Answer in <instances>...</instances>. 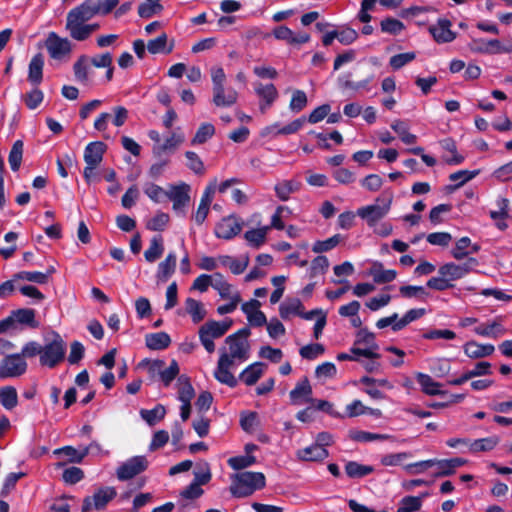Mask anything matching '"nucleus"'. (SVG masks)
<instances>
[{"label":"nucleus","instance_id":"1","mask_svg":"<svg viewBox=\"0 0 512 512\" xmlns=\"http://www.w3.org/2000/svg\"><path fill=\"white\" fill-rule=\"evenodd\" d=\"M250 334L249 328H242L225 338L224 345L219 348V359L214 370V377L220 383L229 387L237 385L232 370L250 358Z\"/></svg>","mask_w":512,"mask_h":512},{"label":"nucleus","instance_id":"2","mask_svg":"<svg viewBox=\"0 0 512 512\" xmlns=\"http://www.w3.org/2000/svg\"><path fill=\"white\" fill-rule=\"evenodd\" d=\"M118 4L119 0H85L67 13L65 29L73 40L86 41L100 29L99 23L89 21L109 14Z\"/></svg>","mask_w":512,"mask_h":512},{"label":"nucleus","instance_id":"3","mask_svg":"<svg viewBox=\"0 0 512 512\" xmlns=\"http://www.w3.org/2000/svg\"><path fill=\"white\" fill-rule=\"evenodd\" d=\"M392 191L385 190L380 196L375 199V202L370 205L360 207L357 210V215L363 219L369 227L376 226L385 218L391 210L393 202Z\"/></svg>","mask_w":512,"mask_h":512},{"label":"nucleus","instance_id":"4","mask_svg":"<svg viewBox=\"0 0 512 512\" xmlns=\"http://www.w3.org/2000/svg\"><path fill=\"white\" fill-rule=\"evenodd\" d=\"M265 476L261 472H242L233 477L230 492L234 497L243 498L265 487Z\"/></svg>","mask_w":512,"mask_h":512},{"label":"nucleus","instance_id":"5","mask_svg":"<svg viewBox=\"0 0 512 512\" xmlns=\"http://www.w3.org/2000/svg\"><path fill=\"white\" fill-rule=\"evenodd\" d=\"M231 326L232 320L225 319L223 321H207L199 328V340L208 353L215 351L214 340L224 336Z\"/></svg>","mask_w":512,"mask_h":512},{"label":"nucleus","instance_id":"6","mask_svg":"<svg viewBox=\"0 0 512 512\" xmlns=\"http://www.w3.org/2000/svg\"><path fill=\"white\" fill-rule=\"evenodd\" d=\"M66 344L58 333H53L52 339L42 346L40 364L49 368L59 364L65 356Z\"/></svg>","mask_w":512,"mask_h":512},{"label":"nucleus","instance_id":"7","mask_svg":"<svg viewBox=\"0 0 512 512\" xmlns=\"http://www.w3.org/2000/svg\"><path fill=\"white\" fill-rule=\"evenodd\" d=\"M378 345L375 342L374 333L366 328H361L356 333L354 345L351 348V353L354 355H361L368 359H378L380 356L376 352Z\"/></svg>","mask_w":512,"mask_h":512},{"label":"nucleus","instance_id":"8","mask_svg":"<svg viewBox=\"0 0 512 512\" xmlns=\"http://www.w3.org/2000/svg\"><path fill=\"white\" fill-rule=\"evenodd\" d=\"M469 49L481 54H508L512 53V40L502 43L498 39L477 38L469 43Z\"/></svg>","mask_w":512,"mask_h":512},{"label":"nucleus","instance_id":"9","mask_svg":"<svg viewBox=\"0 0 512 512\" xmlns=\"http://www.w3.org/2000/svg\"><path fill=\"white\" fill-rule=\"evenodd\" d=\"M45 47L52 59L61 61L70 56L73 44L68 38L60 37L55 32H50L46 38Z\"/></svg>","mask_w":512,"mask_h":512},{"label":"nucleus","instance_id":"10","mask_svg":"<svg viewBox=\"0 0 512 512\" xmlns=\"http://www.w3.org/2000/svg\"><path fill=\"white\" fill-rule=\"evenodd\" d=\"M27 370V362L19 353L6 355L0 361V378H15L23 375Z\"/></svg>","mask_w":512,"mask_h":512},{"label":"nucleus","instance_id":"11","mask_svg":"<svg viewBox=\"0 0 512 512\" xmlns=\"http://www.w3.org/2000/svg\"><path fill=\"white\" fill-rule=\"evenodd\" d=\"M190 186L186 183L170 185L167 189V196L173 203V210L177 215L185 216L186 208L190 202Z\"/></svg>","mask_w":512,"mask_h":512},{"label":"nucleus","instance_id":"12","mask_svg":"<svg viewBox=\"0 0 512 512\" xmlns=\"http://www.w3.org/2000/svg\"><path fill=\"white\" fill-rule=\"evenodd\" d=\"M148 464L149 462L145 456L131 457L118 466L116 476L120 481L130 480L144 472Z\"/></svg>","mask_w":512,"mask_h":512},{"label":"nucleus","instance_id":"13","mask_svg":"<svg viewBox=\"0 0 512 512\" xmlns=\"http://www.w3.org/2000/svg\"><path fill=\"white\" fill-rule=\"evenodd\" d=\"M116 490L113 487H104L97 490L93 496L86 497L83 500L82 512L103 509L109 501L116 496Z\"/></svg>","mask_w":512,"mask_h":512},{"label":"nucleus","instance_id":"14","mask_svg":"<svg viewBox=\"0 0 512 512\" xmlns=\"http://www.w3.org/2000/svg\"><path fill=\"white\" fill-rule=\"evenodd\" d=\"M242 228L243 221L235 215H229L217 223L214 233L217 238L230 240L237 236Z\"/></svg>","mask_w":512,"mask_h":512},{"label":"nucleus","instance_id":"15","mask_svg":"<svg viewBox=\"0 0 512 512\" xmlns=\"http://www.w3.org/2000/svg\"><path fill=\"white\" fill-rule=\"evenodd\" d=\"M312 393V386L308 378L304 377L296 383L294 389H292L289 393L291 404L300 406L314 403Z\"/></svg>","mask_w":512,"mask_h":512},{"label":"nucleus","instance_id":"16","mask_svg":"<svg viewBox=\"0 0 512 512\" xmlns=\"http://www.w3.org/2000/svg\"><path fill=\"white\" fill-rule=\"evenodd\" d=\"M216 192V181L209 183V185L205 188L200 203L197 207L196 212L192 215V219L197 225H201L206 220L210 205L213 201L214 194Z\"/></svg>","mask_w":512,"mask_h":512},{"label":"nucleus","instance_id":"17","mask_svg":"<svg viewBox=\"0 0 512 512\" xmlns=\"http://www.w3.org/2000/svg\"><path fill=\"white\" fill-rule=\"evenodd\" d=\"M272 35L275 39L284 41L288 45H301L309 42L310 35L306 32H293L285 25L277 26L273 29Z\"/></svg>","mask_w":512,"mask_h":512},{"label":"nucleus","instance_id":"18","mask_svg":"<svg viewBox=\"0 0 512 512\" xmlns=\"http://www.w3.org/2000/svg\"><path fill=\"white\" fill-rule=\"evenodd\" d=\"M238 101V92L231 87L222 86L212 90V103L219 108H229Z\"/></svg>","mask_w":512,"mask_h":512},{"label":"nucleus","instance_id":"19","mask_svg":"<svg viewBox=\"0 0 512 512\" xmlns=\"http://www.w3.org/2000/svg\"><path fill=\"white\" fill-rule=\"evenodd\" d=\"M213 289L218 292L222 299L241 301L239 291L220 273H214Z\"/></svg>","mask_w":512,"mask_h":512},{"label":"nucleus","instance_id":"20","mask_svg":"<svg viewBox=\"0 0 512 512\" xmlns=\"http://www.w3.org/2000/svg\"><path fill=\"white\" fill-rule=\"evenodd\" d=\"M254 90L257 96L261 99L260 110L262 112H265L278 96L276 87L271 83L263 84L261 82H256L254 83Z\"/></svg>","mask_w":512,"mask_h":512},{"label":"nucleus","instance_id":"21","mask_svg":"<svg viewBox=\"0 0 512 512\" xmlns=\"http://www.w3.org/2000/svg\"><path fill=\"white\" fill-rule=\"evenodd\" d=\"M164 367V361L155 360L150 367V370L153 372H158L161 381L165 387H168L171 382L177 377L179 374V366L178 363L173 360L169 367Z\"/></svg>","mask_w":512,"mask_h":512},{"label":"nucleus","instance_id":"22","mask_svg":"<svg viewBox=\"0 0 512 512\" xmlns=\"http://www.w3.org/2000/svg\"><path fill=\"white\" fill-rule=\"evenodd\" d=\"M451 23L447 19H439L435 25L430 26L429 31L437 43L452 42L456 34L450 29Z\"/></svg>","mask_w":512,"mask_h":512},{"label":"nucleus","instance_id":"23","mask_svg":"<svg viewBox=\"0 0 512 512\" xmlns=\"http://www.w3.org/2000/svg\"><path fill=\"white\" fill-rule=\"evenodd\" d=\"M474 332L482 337L496 339L504 335L506 330L502 324V320L500 318H495L490 322L481 323L477 325L474 328Z\"/></svg>","mask_w":512,"mask_h":512},{"label":"nucleus","instance_id":"24","mask_svg":"<svg viewBox=\"0 0 512 512\" xmlns=\"http://www.w3.org/2000/svg\"><path fill=\"white\" fill-rule=\"evenodd\" d=\"M329 455L326 448L321 444H312L308 447L297 450L296 457L300 461H322Z\"/></svg>","mask_w":512,"mask_h":512},{"label":"nucleus","instance_id":"25","mask_svg":"<svg viewBox=\"0 0 512 512\" xmlns=\"http://www.w3.org/2000/svg\"><path fill=\"white\" fill-rule=\"evenodd\" d=\"M106 150V145L101 141L90 142L84 150V161L87 165L98 166Z\"/></svg>","mask_w":512,"mask_h":512},{"label":"nucleus","instance_id":"26","mask_svg":"<svg viewBox=\"0 0 512 512\" xmlns=\"http://www.w3.org/2000/svg\"><path fill=\"white\" fill-rule=\"evenodd\" d=\"M177 256L174 252H169L166 258L158 264L156 279L164 283L173 275L176 269Z\"/></svg>","mask_w":512,"mask_h":512},{"label":"nucleus","instance_id":"27","mask_svg":"<svg viewBox=\"0 0 512 512\" xmlns=\"http://www.w3.org/2000/svg\"><path fill=\"white\" fill-rule=\"evenodd\" d=\"M369 275L373 278L375 283L384 284L392 282L397 277V272L393 269H385L380 262H373L369 271Z\"/></svg>","mask_w":512,"mask_h":512},{"label":"nucleus","instance_id":"28","mask_svg":"<svg viewBox=\"0 0 512 512\" xmlns=\"http://www.w3.org/2000/svg\"><path fill=\"white\" fill-rule=\"evenodd\" d=\"M480 250L478 244H473L469 237H462L457 240L455 247L451 250V255L456 260H462L471 253H477Z\"/></svg>","mask_w":512,"mask_h":512},{"label":"nucleus","instance_id":"29","mask_svg":"<svg viewBox=\"0 0 512 512\" xmlns=\"http://www.w3.org/2000/svg\"><path fill=\"white\" fill-rule=\"evenodd\" d=\"M463 350L466 356L472 359H479L490 356L495 348L492 344H480L476 341H468L464 346Z\"/></svg>","mask_w":512,"mask_h":512},{"label":"nucleus","instance_id":"30","mask_svg":"<svg viewBox=\"0 0 512 512\" xmlns=\"http://www.w3.org/2000/svg\"><path fill=\"white\" fill-rule=\"evenodd\" d=\"M440 145L446 154L443 160L449 165H459L464 162L465 157L457 151L456 143L452 138H446L440 141Z\"/></svg>","mask_w":512,"mask_h":512},{"label":"nucleus","instance_id":"31","mask_svg":"<svg viewBox=\"0 0 512 512\" xmlns=\"http://www.w3.org/2000/svg\"><path fill=\"white\" fill-rule=\"evenodd\" d=\"M73 72L75 79L82 83L87 84L90 81L92 74V65L86 55H82L73 65Z\"/></svg>","mask_w":512,"mask_h":512},{"label":"nucleus","instance_id":"32","mask_svg":"<svg viewBox=\"0 0 512 512\" xmlns=\"http://www.w3.org/2000/svg\"><path fill=\"white\" fill-rule=\"evenodd\" d=\"M416 380L418 384L421 386L422 391L427 395H446L447 392L441 390V384L432 379L431 376L424 373H417Z\"/></svg>","mask_w":512,"mask_h":512},{"label":"nucleus","instance_id":"33","mask_svg":"<svg viewBox=\"0 0 512 512\" xmlns=\"http://www.w3.org/2000/svg\"><path fill=\"white\" fill-rule=\"evenodd\" d=\"M219 264L225 267H228L230 271L239 275L245 271L249 264L248 256H243L240 259H236L229 255H220L218 256Z\"/></svg>","mask_w":512,"mask_h":512},{"label":"nucleus","instance_id":"34","mask_svg":"<svg viewBox=\"0 0 512 512\" xmlns=\"http://www.w3.org/2000/svg\"><path fill=\"white\" fill-rule=\"evenodd\" d=\"M265 364L262 362H255L247 366L240 374V380L246 385L251 386L255 384L263 375Z\"/></svg>","mask_w":512,"mask_h":512},{"label":"nucleus","instance_id":"35","mask_svg":"<svg viewBox=\"0 0 512 512\" xmlns=\"http://www.w3.org/2000/svg\"><path fill=\"white\" fill-rule=\"evenodd\" d=\"M171 343V338L166 332L149 333L145 336V344L150 350H164Z\"/></svg>","mask_w":512,"mask_h":512},{"label":"nucleus","instance_id":"36","mask_svg":"<svg viewBox=\"0 0 512 512\" xmlns=\"http://www.w3.org/2000/svg\"><path fill=\"white\" fill-rule=\"evenodd\" d=\"M304 309L302 302L298 298L286 299L279 307L281 318L289 319L292 316H300Z\"/></svg>","mask_w":512,"mask_h":512},{"label":"nucleus","instance_id":"37","mask_svg":"<svg viewBox=\"0 0 512 512\" xmlns=\"http://www.w3.org/2000/svg\"><path fill=\"white\" fill-rule=\"evenodd\" d=\"M268 232L269 227L265 226L250 229L244 233V239L247 241L249 246L259 248L266 242Z\"/></svg>","mask_w":512,"mask_h":512},{"label":"nucleus","instance_id":"38","mask_svg":"<svg viewBox=\"0 0 512 512\" xmlns=\"http://www.w3.org/2000/svg\"><path fill=\"white\" fill-rule=\"evenodd\" d=\"M44 59L42 54H36L29 63L28 80L33 84H39L43 77Z\"/></svg>","mask_w":512,"mask_h":512},{"label":"nucleus","instance_id":"39","mask_svg":"<svg viewBox=\"0 0 512 512\" xmlns=\"http://www.w3.org/2000/svg\"><path fill=\"white\" fill-rule=\"evenodd\" d=\"M498 443L499 438L497 436H490L486 438L471 440V442H469V452H488L493 450L498 445Z\"/></svg>","mask_w":512,"mask_h":512},{"label":"nucleus","instance_id":"40","mask_svg":"<svg viewBox=\"0 0 512 512\" xmlns=\"http://www.w3.org/2000/svg\"><path fill=\"white\" fill-rule=\"evenodd\" d=\"M178 400L180 402H191L195 396L190 379L186 375L177 378Z\"/></svg>","mask_w":512,"mask_h":512},{"label":"nucleus","instance_id":"41","mask_svg":"<svg viewBox=\"0 0 512 512\" xmlns=\"http://www.w3.org/2000/svg\"><path fill=\"white\" fill-rule=\"evenodd\" d=\"M163 252V238L160 235H156L150 240V245L144 252L145 260L153 263L162 256Z\"/></svg>","mask_w":512,"mask_h":512},{"label":"nucleus","instance_id":"42","mask_svg":"<svg viewBox=\"0 0 512 512\" xmlns=\"http://www.w3.org/2000/svg\"><path fill=\"white\" fill-rule=\"evenodd\" d=\"M299 186L295 180H283L275 185L274 190L281 201H287L292 193L298 191Z\"/></svg>","mask_w":512,"mask_h":512},{"label":"nucleus","instance_id":"43","mask_svg":"<svg viewBox=\"0 0 512 512\" xmlns=\"http://www.w3.org/2000/svg\"><path fill=\"white\" fill-rule=\"evenodd\" d=\"M187 313L191 316L194 323L202 321L206 316L204 305L193 298H187L185 301Z\"/></svg>","mask_w":512,"mask_h":512},{"label":"nucleus","instance_id":"44","mask_svg":"<svg viewBox=\"0 0 512 512\" xmlns=\"http://www.w3.org/2000/svg\"><path fill=\"white\" fill-rule=\"evenodd\" d=\"M350 438L356 442H373V441H385L392 438L388 434H378L362 430H354L350 432Z\"/></svg>","mask_w":512,"mask_h":512},{"label":"nucleus","instance_id":"45","mask_svg":"<svg viewBox=\"0 0 512 512\" xmlns=\"http://www.w3.org/2000/svg\"><path fill=\"white\" fill-rule=\"evenodd\" d=\"M427 362L430 371L436 377L442 378L446 376L451 370L450 361L446 358H429Z\"/></svg>","mask_w":512,"mask_h":512},{"label":"nucleus","instance_id":"46","mask_svg":"<svg viewBox=\"0 0 512 512\" xmlns=\"http://www.w3.org/2000/svg\"><path fill=\"white\" fill-rule=\"evenodd\" d=\"M391 128L398 134L403 143L410 145L417 141V136L409 132V127L406 122L395 120L392 122Z\"/></svg>","mask_w":512,"mask_h":512},{"label":"nucleus","instance_id":"47","mask_svg":"<svg viewBox=\"0 0 512 512\" xmlns=\"http://www.w3.org/2000/svg\"><path fill=\"white\" fill-rule=\"evenodd\" d=\"M345 472L351 478H362L374 472L373 466L350 461L345 465Z\"/></svg>","mask_w":512,"mask_h":512},{"label":"nucleus","instance_id":"48","mask_svg":"<svg viewBox=\"0 0 512 512\" xmlns=\"http://www.w3.org/2000/svg\"><path fill=\"white\" fill-rule=\"evenodd\" d=\"M426 313V310L423 308H414L408 310L402 318H400L397 323L393 327V331L397 332L405 328L408 324L412 323L413 321H416L420 319L422 316H424Z\"/></svg>","mask_w":512,"mask_h":512},{"label":"nucleus","instance_id":"49","mask_svg":"<svg viewBox=\"0 0 512 512\" xmlns=\"http://www.w3.org/2000/svg\"><path fill=\"white\" fill-rule=\"evenodd\" d=\"M184 142V135L180 133H173L165 139L161 145H154L153 152L160 155L168 150H173Z\"/></svg>","mask_w":512,"mask_h":512},{"label":"nucleus","instance_id":"50","mask_svg":"<svg viewBox=\"0 0 512 512\" xmlns=\"http://www.w3.org/2000/svg\"><path fill=\"white\" fill-rule=\"evenodd\" d=\"M99 445L97 443H91L88 447L84 448L82 451H78L71 446L63 447L57 450V453L65 454L72 462H81L85 456L89 454V452L93 448H98Z\"/></svg>","mask_w":512,"mask_h":512},{"label":"nucleus","instance_id":"51","mask_svg":"<svg viewBox=\"0 0 512 512\" xmlns=\"http://www.w3.org/2000/svg\"><path fill=\"white\" fill-rule=\"evenodd\" d=\"M0 403L7 410H11L16 407L18 404V395L16 389L12 386H7L0 389Z\"/></svg>","mask_w":512,"mask_h":512},{"label":"nucleus","instance_id":"52","mask_svg":"<svg viewBox=\"0 0 512 512\" xmlns=\"http://www.w3.org/2000/svg\"><path fill=\"white\" fill-rule=\"evenodd\" d=\"M161 0H145L138 7V14L141 18H151L160 13L163 6L159 3Z\"/></svg>","mask_w":512,"mask_h":512},{"label":"nucleus","instance_id":"53","mask_svg":"<svg viewBox=\"0 0 512 512\" xmlns=\"http://www.w3.org/2000/svg\"><path fill=\"white\" fill-rule=\"evenodd\" d=\"M10 317H13V324L16 321L21 324L29 325L33 328L38 326V323L35 321V311L32 309H18L14 311Z\"/></svg>","mask_w":512,"mask_h":512},{"label":"nucleus","instance_id":"54","mask_svg":"<svg viewBox=\"0 0 512 512\" xmlns=\"http://www.w3.org/2000/svg\"><path fill=\"white\" fill-rule=\"evenodd\" d=\"M147 50L151 54L170 53L172 47L167 48V35L163 33L157 38L148 41Z\"/></svg>","mask_w":512,"mask_h":512},{"label":"nucleus","instance_id":"55","mask_svg":"<svg viewBox=\"0 0 512 512\" xmlns=\"http://www.w3.org/2000/svg\"><path fill=\"white\" fill-rule=\"evenodd\" d=\"M215 134V127L211 123H202L196 131L191 143L193 145L207 142Z\"/></svg>","mask_w":512,"mask_h":512},{"label":"nucleus","instance_id":"56","mask_svg":"<svg viewBox=\"0 0 512 512\" xmlns=\"http://www.w3.org/2000/svg\"><path fill=\"white\" fill-rule=\"evenodd\" d=\"M48 273L38 271H20L14 274V280H25L37 284H45L48 281Z\"/></svg>","mask_w":512,"mask_h":512},{"label":"nucleus","instance_id":"57","mask_svg":"<svg viewBox=\"0 0 512 512\" xmlns=\"http://www.w3.org/2000/svg\"><path fill=\"white\" fill-rule=\"evenodd\" d=\"M399 293L403 298H416L425 299L428 296V292L423 286L415 285H403L399 288Z\"/></svg>","mask_w":512,"mask_h":512},{"label":"nucleus","instance_id":"58","mask_svg":"<svg viewBox=\"0 0 512 512\" xmlns=\"http://www.w3.org/2000/svg\"><path fill=\"white\" fill-rule=\"evenodd\" d=\"M422 507V497L406 496L399 502L397 512H417Z\"/></svg>","mask_w":512,"mask_h":512},{"label":"nucleus","instance_id":"59","mask_svg":"<svg viewBox=\"0 0 512 512\" xmlns=\"http://www.w3.org/2000/svg\"><path fill=\"white\" fill-rule=\"evenodd\" d=\"M23 156V142L21 140L15 141L9 153V164L13 171L20 168Z\"/></svg>","mask_w":512,"mask_h":512},{"label":"nucleus","instance_id":"60","mask_svg":"<svg viewBox=\"0 0 512 512\" xmlns=\"http://www.w3.org/2000/svg\"><path fill=\"white\" fill-rule=\"evenodd\" d=\"M341 240V235L336 234L326 240L316 241L312 246V251L314 253L327 252L336 247L341 242Z\"/></svg>","mask_w":512,"mask_h":512},{"label":"nucleus","instance_id":"61","mask_svg":"<svg viewBox=\"0 0 512 512\" xmlns=\"http://www.w3.org/2000/svg\"><path fill=\"white\" fill-rule=\"evenodd\" d=\"M410 457L407 452L390 453L381 456L380 463L386 467H396L403 464V462Z\"/></svg>","mask_w":512,"mask_h":512},{"label":"nucleus","instance_id":"62","mask_svg":"<svg viewBox=\"0 0 512 512\" xmlns=\"http://www.w3.org/2000/svg\"><path fill=\"white\" fill-rule=\"evenodd\" d=\"M141 416L142 418L149 424V425H154L156 424L158 421H160L161 419L164 418L165 414H166V410L164 408V406L162 405H157L156 407H154L153 409L151 410H141Z\"/></svg>","mask_w":512,"mask_h":512},{"label":"nucleus","instance_id":"63","mask_svg":"<svg viewBox=\"0 0 512 512\" xmlns=\"http://www.w3.org/2000/svg\"><path fill=\"white\" fill-rule=\"evenodd\" d=\"M169 215L164 212H157L146 224V228L151 231H162L169 222Z\"/></svg>","mask_w":512,"mask_h":512},{"label":"nucleus","instance_id":"64","mask_svg":"<svg viewBox=\"0 0 512 512\" xmlns=\"http://www.w3.org/2000/svg\"><path fill=\"white\" fill-rule=\"evenodd\" d=\"M404 24L392 17L385 18L381 21V30L382 32L397 35L404 30Z\"/></svg>","mask_w":512,"mask_h":512}]
</instances>
